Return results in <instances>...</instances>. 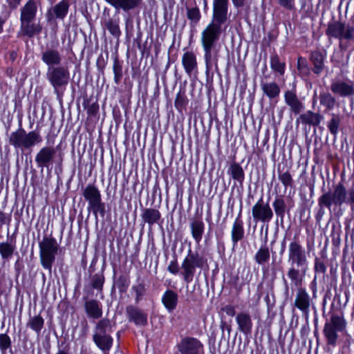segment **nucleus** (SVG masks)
Listing matches in <instances>:
<instances>
[{
	"label": "nucleus",
	"mask_w": 354,
	"mask_h": 354,
	"mask_svg": "<svg viewBox=\"0 0 354 354\" xmlns=\"http://www.w3.org/2000/svg\"><path fill=\"white\" fill-rule=\"evenodd\" d=\"M270 259V252L267 247H261L254 256L256 262L262 265L267 263Z\"/></svg>",
	"instance_id": "obj_38"
},
{
	"label": "nucleus",
	"mask_w": 354,
	"mask_h": 354,
	"mask_svg": "<svg viewBox=\"0 0 354 354\" xmlns=\"http://www.w3.org/2000/svg\"><path fill=\"white\" fill-rule=\"evenodd\" d=\"M55 149L53 147H44L36 154L35 162L39 167H48L53 163Z\"/></svg>",
	"instance_id": "obj_14"
},
{
	"label": "nucleus",
	"mask_w": 354,
	"mask_h": 354,
	"mask_svg": "<svg viewBox=\"0 0 354 354\" xmlns=\"http://www.w3.org/2000/svg\"><path fill=\"white\" fill-rule=\"evenodd\" d=\"M285 63L281 62L277 55L271 57L270 67L274 71L279 73L281 75H283L285 72Z\"/></svg>",
	"instance_id": "obj_40"
},
{
	"label": "nucleus",
	"mask_w": 354,
	"mask_h": 354,
	"mask_svg": "<svg viewBox=\"0 0 354 354\" xmlns=\"http://www.w3.org/2000/svg\"><path fill=\"white\" fill-rule=\"evenodd\" d=\"M56 354H69V353L64 350H59Z\"/></svg>",
	"instance_id": "obj_61"
},
{
	"label": "nucleus",
	"mask_w": 354,
	"mask_h": 354,
	"mask_svg": "<svg viewBox=\"0 0 354 354\" xmlns=\"http://www.w3.org/2000/svg\"><path fill=\"white\" fill-rule=\"evenodd\" d=\"M182 64L185 72L191 75L197 69V61L196 55L193 52L187 51L182 57Z\"/></svg>",
	"instance_id": "obj_26"
},
{
	"label": "nucleus",
	"mask_w": 354,
	"mask_h": 354,
	"mask_svg": "<svg viewBox=\"0 0 354 354\" xmlns=\"http://www.w3.org/2000/svg\"><path fill=\"white\" fill-rule=\"evenodd\" d=\"M310 60L313 64V72L319 75L324 70V55L319 51H315L311 53Z\"/></svg>",
	"instance_id": "obj_31"
},
{
	"label": "nucleus",
	"mask_w": 354,
	"mask_h": 354,
	"mask_svg": "<svg viewBox=\"0 0 354 354\" xmlns=\"http://www.w3.org/2000/svg\"><path fill=\"white\" fill-rule=\"evenodd\" d=\"M8 8L10 12L12 10H15L21 3V0H6Z\"/></svg>",
	"instance_id": "obj_56"
},
{
	"label": "nucleus",
	"mask_w": 354,
	"mask_h": 354,
	"mask_svg": "<svg viewBox=\"0 0 354 354\" xmlns=\"http://www.w3.org/2000/svg\"><path fill=\"white\" fill-rule=\"evenodd\" d=\"M229 0H213L212 21L224 24L227 20Z\"/></svg>",
	"instance_id": "obj_13"
},
{
	"label": "nucleus",
	"mask_w": 354,
	"mask_h": 354,
	"mask_svg": "<svg viewBox=\"0 0 354 354\" xmlns=\"http://www.w3.org/2000/svg\"><path fill=\"white\" fill-rule=\"evenodd\" d=\"M127 315L130 322H133L137 326H145L147 324V315L142 310L129 306L126 308Z\"/></svg>",
	"instance_id": "obj_18"
},
{
	"label": "nucleus",
	"mask_w": 354,
	"mask_h": 354,
	"mask_svg": "<svg viewBox=\"0 0 354 354\" xmlns=\"http://www.w3.org/2000/svg\"><path fill=\"white\" fill-rule=\"evenodd\" d=\"M46 78L53 86L55 92L57 93L58 88L64 87L68 84L70 73L67 67H48Z\"/></svg>",
	"instance_id": "obj_8"
},
{
	"label": "nucleus",
	"mask_w": 354,
	"mask_h": 354,
	"mask_svg": "<svg viewBox=\"0 0 354 354\" xmlns=\"http://www.w3.org/2000/svg\"><path fill=\"white\" fill-rule=\"evenodd\" d=\"M104 282V277L102 273H97L92 277L91 285L95 289L101 291Z\"/></svg>",
	"instance_id": "obj_45"
},
{
	"label": "nucleus",
	"mask_w": 354,
	"mask_h": 354,
	"mask_svg": "<svg viewBox=\"0 0 354 354\" xmlns=\"http://www.w3.org/2000/svg\"><path fill=\"white\" fill-rule=\"evenodd\" d=\"M336 329L333 328L330 325L326 323L324 328V334L327 339V343L330 345H335L337 339L338 335Z\"/></svg>",
	"instance_id": "obj_35"
},
{
	"label": "nucleus",
	"mask_w": 354,
	"mask_h": 354,
	"mask_svg": "<svg viewBox=\"0 0 354 354\" xmlns=\"http://www.w3.org/2000/svg\"><path fill=\"white\" fill-rule=\"evenodd\" d=\"M284 100L286 104L290 107V109L295 114L300 113L304 109V104L298 98L295 91H286L284 93Z\"/></svg>",
	"instance_id": "obj_19"
},
{
	"label": "nucleus",
	"mask_w": 354,
	"mask_h": 354,
	"mask_svg": "<svg viewBox=\"0 0 354 354\" xmlns=\"http://www.w3.org/2000/svg\"><path fill=\"white\" fill-rule=\"evenodd\" d=\"M203 263V257H200L198 253H193L191 249H189L187 257L184 259L181 265L183 279L187 283H189L193 281L196 268H202Z\"/></svg>",
	"instance_id": "obj_5"
},
{
	"label": "nucleus",
	"mask_w": 354,
	"mask_h": 354,
	"mask_svg": "<svg viewBox=\"0 0 354 354\" xmlns=\"http://www.w3.org/2000/svg\"><path fill=\"white\" fill-rule=\"evenodd\" d=\"M331 91L341 97H347L354 93V87L351 83L342 80L334 81L330 85Z\"/></svg>",
	"instance_id": "obj_20"
},
{
	"label": "nucleus",
	"mask_w": 354,
	"mask_h": 354,
	"mask_svg": "<svg viewBox=\"0 0 354 354\" xmlns=\"http://www.w3.org/2000/svg\"><path fill=\"white\" fill-rule=\"evenodd\" d=\"M112 325L111 320L103 318L98 321L94 328L93 340L96 346L104 353L109 351L113 344V338L111 336Z\"/></svg>",
	"instance_id": "obj_3"
},
{
	"label": "nucleus",
	"mask_w": 354,
	"mask_h": 354,
	"mask_svg": "<svg viewBox=\"0 0 354 354\" xmlns=\"http://www.w3.org/2000/svg\"><path fill=\"white\" fill-rule=\"evenodd\" d=\"M236 321L240 331L244 334H250L252 328V322L250 315L247 313H238Z\"/></svg>",
	"instance_id": "obj_25"
},
{
	"label": "nucleus",
	"mask_w": 354,
	"mask_h": 354,
	"mask_svg": "<svg viewBox=\"0 0 354 354\" xmlns=\"http://www.w3.org/2000/svg\"><path fill=\"white\" fill-rule=\"evenodd\" d=\"M132 290L136 293V301L138 302L145 292L144 284L140 283L132 287Z\"/></svg>",
	"instance_id": "obj_49"
},
{
	"label": "nucleus",
	"mask_w": 354,
	"mask_h": 354,
	"mask_svg": "<svg viewBox=\"0 0 354 354\" xmlns=\"http://www.w3.org/2000/svg\"><path fill=\"white\" fill-rule=\"evenodd\" d=\"M344 203H349L354 207V189H349L347 192L342 183L336 185L333 192L324 194L318 199L320 207L324 206L328 209L333 205L341 206Z\"/></svg>",
	"instance_id": "obj_2"
},
{
	"label": "nucleus",
	"mask_w": 354,
	"mask_h": 354,
	"mask_svg": "<svg viewBox=\"0 0 354 354\" xmlns=\"http://www.w3.org/2000/svg\"><path fill=\"white\" fill-rule=\"evenodd\" d=\"M244 235L243 223L241 220V212L235 219L232 229V240L233 245H236L239 241L241 240Z\"/></svg>",
	"instance_id": "obj_28"
},
{
	"label": "nucleus",
	"mask_w": 354,
	"mask_h": 354,
	"mask_svg": "<svg viewBox=\"0 0 354 354\" xmlns=\"http://www.w3.org/2000/svg\"><path fill=\"white\" fill-rule=\"evenodd\" d=\"M84 299V306L87 317L94 319H100L103 313L102 304L95 299Z\"/></svg>",
	"instance_id": "obj_17"
},
{
	"label": "nucleus",
	"mask_w": 354,
	"mask_h": 354,
	"mask_svg": "<svg viewBox=\"0 0 354 354\" xmlns=\"http://www.w3.org/2000/svg\"><path fill=\"white\" fill-rule=\"evenodd\" d=\"M28 325L32 330H34L37 333H39L40 332L41 329L43 327L44 319L39 315L35 316L30 319Z\"/></svg>",
	"instance_id": "obj_44"
},
{
	"label": "nucleus",
	"mask_w": 354,
	"mask_h": 354,
	"mask_svg": "<svg viewBox=\"0 0 354 354\" xmlns=\"http://www.w3.org/2000/svg\"><path fill=\"white\" fill-rule=\"evenodd\" d=\"M230 172L233 179L241 183L244 180V172L242 167L236 163H233L230 167Z\"/></svg>",
	"instance_id": "obj_39"
},
{
	"label": "nucleus",
	"mask_w": 354,
	"mask_h": 354,
	"mask_svg": "<svg viewBox=\"0 0 354 354\" xmlns=\"http://www.w3.org/2000/svg\"><path fill=\"white\" fill-rule=\"evenodd\" d=\"M223 24L212 21L201 32L202 46H216L222 32Z\"/></svg>",
	"instance_id": "obj_9"
},
{
	"label": "nucleus",
	"mask_w": 354,
	"mask_h": 354,
	"mask_svg": "<svg viewBox=\"0 0 354 354\" xmlns=\"http://www.w3.org/2000/svg\"><path fill=\"white\" fill-rule=\"evenodd\" d=\"M300 119L303 123L316 126L319 124L322 117L318 113L307 111L300 115Z\"/></svg>",
	"instance_id": "obj_34"
},
{
	"label": "nucleus",
	"mask_w": 354,
	"mask_h": 354,
	"mask_svg": "<svg viewBox=\"0 0 354 354\" xmlns=\"http://www.w3.org/2000/svg\"><path fill=\"white\" fill-rule=\"evenodd\" d=\"M340 122L341 116L339 114L333 113L331 115V119L330 120L327 125L330 132L333 135H337L339 130Z\"/></svg>",
	"instance_id": "obj_41"
},
{
	"label": "nucleus",
	"mask_w": 354,
	"mask_h": 354,
	"mask_svg": "<svg viewBox=\"0 0 354 354\" xmlns=\"http://www.w3.org/2000/svg\"><path fill=\"white\" fill-rule=\"evenodd\" d=\"M279 179L286 188L292 186L293 183L292 176L288 171L279 173Z\"/></svg>",
	"instance_id": "obj_47"
},
{
	"label": "nucleus",
	"mask_w": 354,
	"mask_h": 354,
	"mask_svg": "<svg viewBox=\"0 0 354 354\" xmlns=\"http://www.w3.org/2000/svg\"><path fill=\"white\" fill-rule=\"evenodd\" d=\"M297 68L301 73L308 71L307 62L304 57H299L297 60Z\"/></svg>",
	"instance_id": "obj_52"
},
{
	"label": "nucleus",
	"mask_w": 354,
	"mask_h": 354,
	"mask_svg": "<svg viewBox=\"0 0 354 354\" xmlns=\"http://www.w3.org/2000/svg\"><path fill=\"white\" fill-rule=\"evenodd\" d=\"M252 214L256 221L263 223L270 222L273 217V212L268 203H264L263 198H260L252 207Z\"/></svg>",
	"instance_id": "obj_11"
},
{
	"label": "nucleus",
	"mask_w": 354,
	"mask_h": 354,
	"mask_svg": "<svg viewBox=\"0 0 354 354\" xmlns=\"http://www.w3.org/2000/svg\"><path fill=\"white\" fill-rule=\"evenodd\" d=\"M273 207L276 214L280 217H283L286 209L284 201L281 198H277L273 202Z\"/></svg>",
	"instance_id": "obj_43"
},
{
	"label": "nucleus",
	"mask_w": 354,
	"mask_h": 354,
	"mask_svg": "<svg viewBox=\"0 0 354 354\" xmlns=\"http://www.w3.org/2000/svg\"><path fill=\"white\" fill-rule=\"evenodd\" d=\"M160 212L153 208L145 209L141 215L142 219L150 225L157 223L160 220Z\"/></svg>",
	"instance_id": "obj_30"
},
{
	"label": "nucleus",
	"mask_w": 354,
	"mask_h": 354,
	"mask_svg": "<svg viewBox=\"0 0 354 354\" xmlns=\"http://www.w3.org/2000/svg\"><path fill=\"white\" fill-rule=\"evenodd\" d=\"M185 104V98L180 93H178L175 100V106L177 108H181Z\"/></svg>",
	"instance_id": "obj_59"
},
{
	"label": "nucleus",
	"mask_w": 354,
	"mask_h": 354,
	"mask_svg": "<svg viewBox=\"0 0 354 354\" xmlns=\"http://www.w3.org/2000/svg\"><path fill=\"white\" fill-rule=\"evenodd\" d=\"M326 35L330 38L338 39L341 42L343 39H354V26H346L340 21H334L328 24Z\"/></svg>",
	"instance_id": "obj_7"
},
{
	"label": "nucleus",
	"mask_w": 354,
	"mask_h": 354,
	"mask_svg": "<svg viewBox=\"0 0 354 354\" xmlns=\"http://www.w3.org/2000/svg\"><path fill=\"white\" fill-rule=\"evenodd\" d=\"M10 16V11L7 8H5L4 11L2 12L1 16L0 17V33L3 32V26L7 19Z\"/></svg>",
	"instance_id": "obj_53"
},
{
	"label": "nucleus",
	"mask_w": 354,
	"mask_h": 354,
	"mask_svg": "<svg viewBox=\"0 0 354 354\" xmlns=\"http://www.w3.org/2000/svg\"><path fill=\"white\" fill-rule=\"evenodd\" d=\"M39 5V0H28L20 10V21L34 20Z\"/></svg>",
	"instance_id": "obj_15"
},
{
	"label": "nucleus",
	"mask_w": 354,
	"mask_h": 354,
	"mask_svg": "<svg viewBox=\"0 0 354 354\" xmlns=\"http://www.w3.org/2000/svg\"><path fill=\"white\" fill-rule=\"evenodd\" d=\"M41 60L48 67L59 66L62 62V56L59 52L53 48H47L41 53Z\"/></svg>",
	"instance_id": "obj_22"
},
{
	"label": "nucleus",
	"mask_w": 354,
	"mask_h": 354,
	"mask_svg": "<svg viewBox=\"0 0 354 354\" xmlns=\"http://www.w3.org/2000/svg\"><path fill=\"white\" fill-rule=\"evenodd\" d=\"M178 301V295L170 290H167L162 298V302L165 307L169 310L171 311L176 308Z\"/></svg>",
	"instance_id": "obj_29"
},
{
	"label": "nucleus",
	"mask_w": 354,
	"mask_h": 354,
	"mask_svg": "<svg viewBox=\"0 0 354 354\" xmlns=\"http://www.w3.org/2000/svg\"><path fill=\"white\" fill-rule=\"evenodd\" d=\"M187 15V18L194 23H197L201 19L200 11L197 8H188Z\"/></svg>",
	"instance_id": "obj_48"
},
{
	"label": "nucleus",
	"mask_w": 354,
	"mask_h": 354,
	"mask_svg": "<svg viewBox=\"0 0 354 354\" xmlns=\"http://www.w3.org/2000/svg\"><path fill=\"white\" fill-rule=\"evenodd\" d=\"M222 310L229 316L233 317L235 315V308L232 305H226L222 308Z\"/></svg>",
	"instance_id": "obj_58"
},
{
	"label": "nucleus",
	"mask_w": 354,
	"mask_h": 354,
	"mask_svg": "<svg viewBox=\"0 0 354 354\" xmlns=\"http://www.w3.org/2000/svg\"><path fill=\"white\" fill-rule=\"evenodd\" d=\"M352 269H353V271L354 272V259H353V265H352Z\"/></svg>",
	"instance_id": "obj_63"
},
{
	"label": "nucleus",
	"mask_w": 354,
	"mask_h": 354,
	"mask_svg": "<svg viewBox=\"0 0 354 354\" xmlns=\"http://www.w3.org/2000/svg\"><path fill=\"white\" fill-rule=\"evenodd\" d=\"M106 28L108 29L109 32L115 37H118L121 34L118 23L116 21H108L106 23Z\"/></svg>",
	"instance_id": "obj_46"
},
{
	"label": "nucleus",
	"mask_w": 354,
	"mask_h": 354,
	"mask_svg": "<svg viewBox=\"0 0 354 354\" xmlns=\"http://www.w3.org/2000/svg\"><path fill=\"white\" fill-rule=\"evenodd\" d=\"M204 50V58L206 71L208 72L213 67L217 68L218 50L216 46H202Z\"/></svg>",
	"instance_id": "obj_16"
},
{
	"label": "nucleus",
	"mask_w": 354,
	"mask_h": 354,
	"mask_svg": "<svg viewBox=\"0 0 354 354\" xmlns=\"http://www.w3.org/2000/svg\"><path fill=\"white\" fill-rule=\"evenodd\" d=\"M68 3L65 0H62L48 10L46 13L47 20L48 21H52L55 17L63 19L68 13Z\"/></svg>",
	"instance_id": "obj_21"
},
{
	"label": "nucleus",
	"mask_w": 354,
	"mask_h": 354,
	"mask_svg": "<svg viewBox=\"0 0 354 354\" xmlns=\"http://www.w3.org/2000/svg\"><path fill=\"white\" fill-rule=\"evenodd\" d=\"M285 245H286V243H285V241H283L282 243V246H281V252H283L285 250Z\"/></svg>",
	"instance_id": "obj_62"
},
{
	"label": "nucleus",
	"mask_w": 354,
	"mask_h": 354,
	"mask_svg": "<svg viewBox=\"0 0 354 354\" xmlns=\"http://www.w3.org/2000/svg\"><path fill=\"white\" fill-rule=\"evenodd\" d=\"M41 137L35 131L26 133L24 129H19L10 133L9 143L15 149H29L35 145L41 142Z\"/></svg>",
	"instance_id": "obj_4"
},
{
	"label": "nucleus",
	"mask_w": 354,
	"mask_h": 354,
	"mask_svg": "<svg viewBox=\"0 0 354 354\" xmlns=\"http://www.w3.org/2000/svg\"><path fill=\"white\" fill-rule=\"evenodd\" d=\"M338 331H342L346 327V321L343 316L333 315L330 322H326Z\"/></svg>",
	"instance_id": "obj_37"
},
{
	"label": "nucleus",
	"mask_w": 354,
	"mask_h": 354,
	"mask_svg": "<svg viewBox=\"0 0 354 354\" xmlns=\"http://www.w3.org/2000/svg\"><path fill=\"white\" fill-rule=\"evenodd\" d=\"M279 4L283 8L291 10L294 7V0H279Z\"/></svg>",
	"instance_id": "obj_57"
},
{
	"label": "nucleus",
	"mask_w": 354,
	"mask_h": 354,
	"mask_svg": "<svg viewBox=\"0 0 354 354\" xmlns=\"http://www.w3.org/2000/svg\"><path fill=\"white\" fill-rule=\"evenodd\" d=\"M83 196L88 202V208L91 209L95 214L100 210H104L100 192L95 185H87L83 191Z\"/></svg>",
	"instance_id": "obj_10"
},
{
	"label": "nucleus",
	"mask_w": 354,
	"mask_h": 354,
	"mask_svg": "<svg viewBox=\"0 0 354 354\" xmlns=\"http://www.w3.org/2000/svg\"><path fill=\"white\" fill-rule=\"evenodd\" d=\"M15 247L8 242L0 243V254L3 259H9L13 254Z\"/></svg>",
	"instance_id": "obj_42"
},
{
	"label": "nucleus",
	"mask_w": 354,
	"mask_h": 354,
	"mask_svg": "<svg viewBox=\"0 0 354 354\" xmlns=\"http://www.w3.org/2000/svg\"><path fill=\"white\" fill-rule=\"evenodd\" d=\"M10 339L6 334L0 335V348L6 351L10 346Z\"/></svg>",
	"instance_id": "obj_51"
},
{
	"label": "nucleus",
	"mask_w": 354,
	"mask_h": 354,
	"mask_svg": "<svg viewBox=\"0 0 354 354\" xmlns=\"http://www.w3.org/2000/svg\"><path fill=\"white\" fill-rule=\"evenodd\" d=\"M178 351L181 354H198L203 351V346L196 338L186 337L177 345Z\"/></svg>",
	"instance_id": "obj_12"
},
{
	"label": "nucleus",
	"mask_w": 354,
	"mask_h": 354,
	"mask_svg": "<svg viewBox=\"0 0 354 354\" xmlns=\"http://www.w3.org/2000/svg\"><path fill=\"white\" fill-rule=\"evenodd\" d=\"M295 306L304 313H308L310 308V296L305 289L299 288L297 292Z\"/></svg>",
	"instance_id": "obj_23"
},
{
	"label": "nucleus",
	"mask_w": 354,
	"mask_h": 354,
	"mask_svg": "<svg viewBox=\"0 0 354 354\" xmlns=\"http://www.w3.org/2000/svg\"><path fill=\"white\" fill-rule=\"evenodd\" d=\"M116 9H122L124 11L133 10L138 7L142 0H105Z\"/></svg>",
	"instance_id": "obj_27"
},
{
	"label": "nucleus",
	"mask_w": 354,
	"mask_h": 354,
	"mask_svg": "<svg viewBox=\"0 0 354 354\" xmlns=\"http://www.w3.org/2000/svg\"><path fill=\"white\" fill-rule=\"evenodd\" d=\"M192 234L194 240L198 243L201 239L204 231V223L201 220H194L191 223Z\"/></svg>",
	"instance_id": "obj_33"
},
{
	"label": "nucleus",
	"mask_w": 354,
	"mask_h": 354,
	"mask_svg": "<svg viewBox=\"0 0 354 354\" xmlns=\"http://www.w3.org/2000/svg\"><path fill=\"white\" fill-rule=\"evenodd\" d=\"M39 249L41 264L44 268L50 272L57 251L56 240L53 238L45 237L39 243Z\"/></svg>",
	"instance_id": "obj_6"
},
{
	"label": "nucleus",
	"mask_w": 354,
	"mask_h": 354,
	"mask_svg": "<svg viewBox=\"0 0 354 354\" xmlns=\"http://www.w3.org/2000/svg\"><path fill=\"white\" fill-rule=\"evenodd\" d=\"M167 270L171 274H177L179 270V267L177 261L176 260L171 261L167 267Z\"/></svg>",
	"instance_id": "obj_55"
},
{
	"label": "nucleus",
	"mask_w": 354,
	"mask_h": 354,
	"mask_svg": "<svg viewBox=\"0 0 354 354\" xmlns=\"http://www.w3.org/2000/svg\"><path fill=\"white\" fill-rule=\"evenodd\" d=\"M34 20L20 21L21 31L23 35L28 37H32L35 35H38L41 32L42 27L39 23H33Z\"/></svg>",
	"instance_id": "obj_24"
},
{
	"label": "nucleus",
	"mask_w": 354,
	"mask_h": 354,
	"mask_svg": "<svg viewBox=\"0 0 354 354\" xmlns=\"http://www.w3.org/2000/svg\"><path fill=\"white\" fill-rule=\"evenodd\" d=\"M288 263L290 266L288 277L295 286H301L307 272L308 259L305 249L298 240L294 239L288 245Z\"/></svg>",
	"instance_id": "obj_1"
},
{
	"label": "nucleus",
	"mask_w": 354,
	"mask_h": 354,
	"mask_svg": "<svg viewBox=\"0 0 354 354\" xmlns=\"http://www.w3.org/2000/svg\"><path fill=\"white\" fill-rule=\"evenodd\" d=\"M319 102L327 110H332L335 104V97L329 93H322L319 95Z\"/></svg>",
	"instance_id": "obj_36"
},
{
	"label": "nucleus",
	"mask_w": 354,
	"mask_h": 354,
	"mask_svg": "<svg viewBox=\"0 0 354 354\" xmlns=\"http://www.w3.org/2000/svg\"><path fill=\"white\" fill-rule=\"evenodd\" d=\"M245 0H232L234 6L237 8L243 7L245 4Z\"/></svg>",
	"instance_id": "obj_60"
},
{
	"label": "nucleus",
	"mask_w": 354,
	"mask_h": 354,
	"mask_svg": "<svg viewBox=\"0 0 354 354\" xmlns=\"http://www.w3.org/2000/svg\"><path fill=\"white\" fill-rule=\"evenodd\" d=\"M326 268L324 263L318 259H315V271L316 272L324 273L326 272Z\"/></svg>",
	"instance_id": "obj_54"
},
{
	"label": "nucleus",
	"mask_w": 354,
	"mask_h": 354,
	"mask_svg": "<svg viewBox=\"0 0 354 354\" xmlns=\"http://www.w3.org/2000/svg\"><path fill=\"white\" fill-rule=\"evenodd\" d=\"M261 86L263 93L270 99L278 97L280 93V88L275 82L262 83Z\"/></svg>",
	"instance_id": "obj_32"
},
{
	"label": "nucleus",
	"mask_w": 354,
	"mask_h": 354,
	"mask_svg": "<svg viewBox=\"0 0 354 354\" xmlns=\"http://www.w3.org/2000/svg\"><path fill=\"white\" fill-rule=\"evenodd\" d=\"M114 80L116 84H118L122 76V66L118 62L115 61L113 64Z\"/></svg>",
	"instance_id": "obj_50"
}]
</instances>
